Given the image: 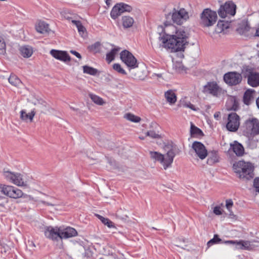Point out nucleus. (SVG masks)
Masks as SVG:
<instances>
[{
	"label": "nucleus",
	"instance_id": "f257e3e1",
	"mask_svg": "<svg viewBox=\"0 0 259 259\" xmlns=\"http://www.w3.org/2000/svg\"><path fill=\"white\" fill-rule=\"evenodd\" d=\"M163 31V34L162 36L160 34L159 39L164 48L174 52L184 51L185 46L188 44L185 31L182 29L177 30L173 25L166 26Z\"/></svg>",
	"mask_w": 259,
	"mask_h": 259
},
{
	"label": "nucleus",
	"instance_id": "f03ea898",
	"mask_svg": "<svg viewBox=\"0 0 259 259\" xmlns=\"http://www.w3.org/2000/svg\"><path fill=\"white\" fill-rule=\"evenodd\" d=\"M233 168L237 177L242 181L249 180L254 176L253 166L250 162L239 161L234 163Z\"/></svg>",
	"mask_w": 259,
	"mask_h": 259
},
{
	"label": "nucleus",
	"instance_id": "7ed1b4c3",
	"mask_svg": "<svg viewBox=\"0 0 259 259\" xmlns=\"http://www.w3.org/2000/svg\"><path fill=\"white\" fill-rule=\"evenodd\" d=\"M151 159L154 162H158L163 166L164 169L171 167L174 158L176 155L173 148L169 149L165 154H162L158 152H149Z\"/></svg>",
	"mask_w": 259,
	"mask_h": 259
},
{
	"label": "nucleus",
	"instance_id": "20e7f679",
	"mask_svg": "<svg viewBox=\"0 0 259 259\" xmlns=\"http://www.w3.org/2000/svg\"><path fill=\"white\" fill-rule=\"evenodd\" d=\"M244 135L249 139H253L259 135V120L250 118L246 120L243 125Z\"/></svg>",
	"mask_w": 259,
	"mask_h": 259
},
{
	"label": "nucleus",
	"instance_id": "39448f33",
	"mask_svg": "<svg viewBox=\"0 0 259 259\" xmlns=\"http://www.w3.org/2000/svg\"><path fill=\"white\" fill-rule=\"evenodd\" d=\"M172 22L181 25L186 22L189 19V13L187 10L184 8L178 7L172 9L169 13Z\"/></svg>",
	"mask_w": 259,
	"mask_h": 259
},
{
	"label": "nucleus",
	"instance_id": "423d86ee",
	"mask_svg": "<svg viewBox=\"0 0 259 259\" xmlns=\"http://www.w3.org/2000/svg\"><path fill=\"white\" fill-rule=\"evenodd\" d=\"M218 16L216 12L205 9L200 15V24L202 27H210L217 22Z\"/></svg>",
	"mask_w": 259,
	"mask_h": 259
},
{
	"label": "nucleus",
	"instance_id": "0eeeda50",
	"mask_svg": "<svg viewBox=\"0 0 259 259\" xmlns=\"http://www.w3.org/2000/svg\"><path fill=\"white\" fill-rule=\"evenodd\" d=\"M0 190L2 194L12 198H21L23 195L21 190L10 185L0 184Z\"/></svg>",
	"mask_w": 259,
	"mask_h": 259
},
{
	"label": "nucleus",
	"instance_id": "6e6552de",
	"mask_svg": "<svg viewBox=\"0 0 259 259\" xmlns=\"http://www.w3.org/2000/svg\"><path fill=\"white\" fill-rule=\"evenodd\" d=\"M202 92L206 95L219 97L223 93V90L217 82L213 81L208 82L204 85Z\"/></svg>",
	"mask_w": 259,
	"mask_h": 259
},
{
	"label": "nucleus",
	"instance_id": "1a4fd4ad",
	"mask_svg": "<svg viewBox=\"0 0 259 259\" xmlns=\"http://www.w3.org/2000/svg\"><path fill=\"white\" fill-rule=\"evenodd\" d=\"M120 56L121 60L129 68L130 71L138 67L137 59L129 51L124 50L120 53Z\"/></svg>",
	"mask_w": 259,
	"mask_h": 259
},
{
	"label": "nucleus",
	"instance_id": "9d476101",
	"mask_svg": "<svg viewBox=\"0 0 259 259\" xmlns=\"http://www.w3.org/2000/svg\"><path fill=\"white\" fill-rule=\"evenodd\" d=\"M236 6L232 2H226L221 5L218 10V14L221 18H225L228 15L234 16L236 14Z\"/></svg>",
	"mask_w": 259,
	"mask_h": 259
},
{
	"label": "nucleus",
	"instance_id": "9b49d317",
	"mask_svg": "<svg viewBox=\"0 0 259 259\" xmlns=\"http://www.w3.org/2000/svg\"><path fill=\"white\" fill-rule=\"evenodd\" d=\"M4 176L7 181L18 186L26 185L24 181L23 176L20 173L5 171L4 172Z\"/></svg>",
	"mask_w": 259,
	"mask_h": 259
},
{
	"label": "nucleus",
	"instance_id": "f8f14e48",
	"mask_svg": "<svg viewBox=\"0 0 259 259\" xmlns=\"http://www.w3.org/2000/svg\"><path fill=\"white\" fill-rule=\"evenodd\" d=\"M132 10L131 6L120 3L115 5L112 8L110 16L113 19H116L118 16L124 12H130Z\"/></svg>",
	"mask_w": 259,
	"mask_h": 259
},
{
	"label": "nucleus",
	"instance_id": "ddd939ff",
	"mask_svg": "<svg viewBox=\"0 0 259 259\" xmlns=\"http://www.w3.org/2000/svg\"><path fill=\"white\" fill-rule=\"evenodd\" d=\"M239 116L236 113H231L228 115V122L226 125L227 130L230 132H236L240 125Z\"/></svg>",
	"mask_w": 259,
	"mask_h": 259
},
{
	"label": "nucleus",
	"instance_id": "4468645a",
	"mask_svg": "<svg viewBox=\"0 0 259 259\" xmlns=\"http://www.w3.org/2000/svg\"><path fill=\"white\" fill-rule=\"evenodd\" d=\"M192 148L194 151L196 156L201 160L205 159L208 155L206 147L200 142H194L192 145Z\"/></svg>",
	"mask_w": 259,
	"mask_h": 259
},
{
	"label": "nucleus",
	"instance_id": "2eb2a0df",
	"mask_svg": "<svg viewBox=\"0 0 259 259\" xmlns=\"http://www.w3.org/2000/svg\"><path fill=\"white\" fill-rule=\"evenodd\" d=\"M44 233L47 238L52 240L57 241L58 238L60 239L61 227H47L45 229Z\"/></svg>",
	"mask_w": 259,
	"mask_h": 259
},
{
	"label": "nucleus",
	"instance_id": "dca6fc26",
	"mask_svg": "<svg viewBox=\"0 0 259 259\" xmlns=\"http://www.w3.org/2000/svg\"><path fill=\"white\" fill-rule=\"evenodd\" d=\"M224 79L229 85H236L241 82L242 76L240 74L236 72H230L224 75Z\"/></svg>",
	"mask_w": 259,
	"mask_h": 259
},
{
	"label": "nucleus",
	"instance_id": "f3484780",
	"mask_svg": "<svg viewBox=\"0 0 259 259\" xmlns=\"http://www.w3.org/2000/svg\"><path fill=\"white\" fill-rule=\"evenodd\" d=\"M50 54L55 59L64 62H69L71 60L70 57L66 51L53 49L50 51Z\"/></svg>",
	"mask_w": 259,
	"mask_h": 259
},
{
	"label": "nucleus",
	"instance_id": "a211bd4d",
	"mask_svg": "<svg viewBox=\"0 0 259 259\" xmlns=\"http://www.w3.org/2000/svg\"><path fill=\"white\" fill-rule=\"evenodd\" d=\"M77 235V232L76 230L72 227H61L60 239H67L76 236Z\"/></svg>",
	"mask_w": 259,
	"mask_h": 259
},
{
	"label": "nucleus",
	"instance_id": "6ab92c4d",
	"mask_svg": "<svg viewBox=\"0 0 259 259\" xmlns=\"http://www.w3.org/2000/svg\"><path fill=\"white\" fill-rule=\"evenodd\" d=\"M19 51L21 55L25 58H30L33 53V48L28 45H24L20 47Z\"/></svg>",
	"mask_w": 259,
	"mask_h": 259
},
{
	"label": "nucleus",
	"instance_id": "aec40b11",
	"mask_svg": "<svg viewBox=\"0 0 259 259\" xmlns=\"http://www.w3.org/2000/svg\"><path fill=\"white\" fill-rule=\"evenodd\" d=\"M248 84L253 87H256L259 85V73L256 72H250L247 77Z\"/></svg>",
	"mask_w": 259,
	"mask_h": 259
},
{
	"label": "nucleus",
	"instance_id": "412c9836",
	"mask_svg": "<svg viewBox=\"0 0 259 259\" xmlns=\"http://www.w3.org/2000/svg\"><path fill=\"white\" fill-rule=\"evenodd\" d=\"M35 114V112L34 110L29 113H27L25 110H22L20 111V118L25 122H32Z\"/></svg>",
	"mask_w": 259,
	"mask_h": 259
},
{
	"label": "nucleus",
	"instance_id": "4be33fe9",
	"mask_svg": "<svg viewBox=\"0 0 259 259\" xmlns=\"http://www.w3.org/2000/svg\"><path fill=\"white\" fill-rule=\"evenodd\" d=\"M230 146L233 152L238 156H242L244 152V149L242 145L237 141H234Z\"/></svg>",
	"mask_w": 259,
	"mask_h": 259
},
{
	"label": "nucleus",
	"instance_id": "5701e85b",
	"mask_svg": "<svg viewBox=\"0 0 259 259\" xmlns=\"http://www.w3.org/2000/svg\"><path fill=\"white\" fill-rule=\"evenodd\" d=\"M255 91L252 89L247 90L244 93L243 97L244 103L246 105H249L253 102L254 98Z\"/></svg>",
	"mask_w": 259,
	"mask_h": 259
},
{
	"label": "nucleus",
	"instance_id": "b1692460",
	"mask_svg": "<svg viewBox=\"0 0 259 259\" xmlns=\"http://www.w3.org/2000/svg\"><path fill=\"white\" fill-rule=\"evenodd\" d=\"M164 97L169 105H174L177 101V96L172 90H168L164 93Z\"/></svg>",
	"mask_w": 259,
	"mask_h": 259
},
{
	"label": "nucleus",
	"instance_id": "393cba45",
	"mask_svg": "<svg viewBox=\"0 0 259 259\" xmlns=\"http://www.w3.org/2000/svg\"><path fill=\"white\" fill-rule=\"evenodd\" d=\"M35 29L40 33H45L49 31V25L44 21H39L35 25Z\"/></svg>",
	"mask_w": 259,
	"mask_h": 259
},
{
	"label": "nucleus",
	"instance_id": "a878e982",
	"mask_svg": "<svg viewBox=\"0 0 259 259\" xmlns=\"http://www.w3.org/2000/svg\"><path fill=\"white\" fill-rule=\"evenodd\" d=\"M121 21L122 26L124 28L132 27L135 22L133 18L128 16H123Z\"/></svg>",
	"mask_w": 259,
	"mask_h": 259
},
{
	"label": "nucleus",
	"instance_id": "bb28decb",
	"mask_svg": "<svg viewBox=\"0 0 259 259\" xmlns=\"http://www.w3.org/2000/svg\"><path fill=\"white\" fill-rule=\"evenodd\" d=\"M92 101L96 104L99 106H103L106 104V102L100 97L90 93L89 95Z\"/></svg>",
	"mask_w": 259,
	"mask_h": 259
},
{
	"label": "nucleus",
	"instance_id": "cd10ccee",
	"mask_svg": "<svg viewBox=\"0 0 259 259\" xmlns=\"http://www.w3.org/2000/svg\"><path fill=\"white\" fill-rule=\"evenodd\" d=\"M9 82L12 85L18 88L20 87L22 84V82L20 80V79L15 75H10V77L9 78Z\"/></svg>",
	"mask_w": 259,
	"mask_h": 259
},
{
	"label": "nucleus",
	"instance_id": "c85d7f7f",
	"mask_svg": "<svg viewBox=\"0 0 259 259\" xmlns=\"http://www.w3.org/2000/svg\"><path fill=\"white\" fill-rule=\"evenodd\" d=\"M259 241L253 240L250 241H243V244L242 245L244 247V249L245 250H252L255 247L257 246L255 244L256 243H258Z\"/></svg>",
	"mask_w": 259,
	"mask_h": 259
},
{
	"label": "nucleus",
	"instance_id": "c756f323",
	"mask_svg": "<svg viewBox=\"0 0 259 259\" xmlns=\"http://www.w3.org/2000/svg\"><path fill=\"white\" fill-rule=\"evenodd\" d=\"M72 23L74 24L77 28L79 34L82 36L84 37L86 35L85 28L82 25L81 22L79 21L72 20Z\"/></svg>",
	"mask_w": 259,
	"mask_h": 259
},
{
	"label": "nucleus",
	"instance_id": "7c9ffc66",
	"mask_svg": "<svg viewBox=\"0 0 259 259\" xmlns=\"http://www.w3.org/2000/svg\"><path fill=\"white\" fill-rule=\"evenodd\" d=\"M227 28L228 25L226 23L223 21H219L215 28L214 31L217 33H220Z\"/></svg>",
	"mask_w": 259,
	"mask_h": 259
},
{
	"label": "nucleus",
	"instance_id": "2f4dec72",
	"mask_svg": "<svg viewBox=\"0 0 259 259\" xmlns=\"http://www.w3.org/2000/svg\"><path fill=\"white\" fill-rule=\"evenodd\" d=\"M119 50V48H114L110 52L107 54L106 60L109 63L114 59L115 56Z\"/></svg>",
	"mask_w": 259,
	"mask_h": 259
},
{
	"label": "nucleus",
	"instance_id": "473e14b6",
	"mask_svg": "<svg viewBox=\"0 0 259 259\" xmlns=\"http://www.w3.org/2000/svg\"><path fill=\"white\" fill-rule=\"evenodd\" d=\"M124 118L133 122L138 123L141 120V118L131 113H127L124 114Z\"/></svg>",
	"mask_w": 259,
	"mask_h": 259
},
{
	"label": "nucleus",
	"instance_id": "72a5a7b5",
	"mask_svg": "<svg viewBox=\"0 0 259 259\" xmlns=\"http://www.w3.org/2000/svg\"><path fill=\"white\" fill-rule=\"evenodd\" d=\"M97 218L102 222L103 224L106 225L108 228H115L114 223L108 218H105L99 214H96Z\"/></svg>",
	"mask_w": 259,
	"mask_h": 259
},
{
	"label": "nucleus",
	"instance_id": "f704fd0d",
	"mask_svg": "<svg viewBox=\"0 0 259 259\" xmlns=\"http://www.w3.org/2000/svg\"><path fill=\"white\" fill-rule=\"evenodd\" d=\"M116 216L120 219L126 220L128 218L127 210L121 208L117 211Z\"/></svg>",
	"mask_w": 259,
	"mask_h": 259
},
{
	"label": "nucleus",
	"instance_id": "c9c22d12",
	"mask_svg": "<svg viewBox=\"0 0 259 259\" xmlns=\"http://www.w3.org/2000/svg\"><path fill=\"white\" fill-rule=\"evenodd\" d=\"M83 73L92 75H95L98 72V70L92 67L85 65L83 66Z\"/></svg>",
	"mask_w": 259,
	"mask_h": 259
},
{
	"label": "nucleus",
	"instance_id": "e433bc0d",
	"mask_svg": "<svg viewBox=\"0 0 259 259\" xmlns=\"http://www.w3.org/2000/svg\"><path fill=\"white\" fill-rule=\"evenodd\" d=\"M6 52V45L3 35L0 32V54L4 55Z\"/></svg>",
	"mask_w": 259,
	"mask_h": 259
},
{
	"label": "nucleus",
	"instance_id": "4c0bfd02",
	"mask_svg": "<svg viewBox=\"0 0 259 259\" xmlns=\"http://www.w3.org/2000/svg\"><path fill=\"white\" fill-rule=\"evenodd\" d=\"M101 44L99 42H96L94 44L89 47V49L90 51L97 53L100 52Z\"/></svg>",
	"mask_w": 259,
	"mask_h": 259
},
{
	"label": "nucleus",
	"instance_id": "58836bf2",
	"mask_svg": "<svg viewBox=\"0 0 259 259\" xmlns=\"http://www.w3.org/2000/svg\"><path fill=\"white\" fill-rule=\"evenodd\" d=\"M190 132L192 135L197 136H201L203 135L202 132L197 127L195 126L191 123Z\"/></svg>",
	"mask_w": 259,
	"mask_h": 259
},
{
	"label": "nucleus",
	"instance_id": "ea45409f",
	"mask_svg": "<svg viewBox=\"0 0 259 259\" xmlns=\"http://www.w3.org/2000/svg\"><path fill=\"white\" fill-rule=\"evenodd\" d=\"M174 67L176 70L179 73H183L186 71V68L181 63H176Z\"/></svg>",
	"mask_w": 259,
	"mask_h": 259
},
{
	"label": "nucleus",
	"instance_id": "a19ab883",
	"mask_svg": "<svg viewBox=\"0 0 259 259\" xmlns=\"http://www.w3.org/2000/svg\"><path fill=\"white\" fill-rule=\"evenodd\" d=\"M113 68L118 73L125 75L126 71L121 67V65L118 63H115L113 65Z\"/></svg>",
	"mask_w": 259,
	"mask_h": 259
},
{
	"label": "nucleus",
	"instance_id": "79ce46f5",
	"mask_svg": "<svg viewBox=\"0 0 259 259\" xmlns=\"http://www.w3.org/2000/svg\"><path fill=\"white\" fill-rule=\"evenodd\" d=\"M226 243L235 244L236 248L237 249H244V247L242 245L243 244V240H240L239 241H227L226 242Z\"/></svg>",
	"mask_w": 259,
	"mask_h": 259
},
{
	"label": "nucleus",
	"instance_id": "37998d69",
	"mask_svg": "<svg viewBox=\"0 0 259 259\" xmlns=\"http://www.w3.org/2000/svg\"><path fill=\"white\" fill-rule=\"evenodd\" d=\"M54 110V109L52 108L48 105L45 104L42 106L41 112L44 114H48L52 113Z\"/></svg>",
	"mask_w": 259,
	"mask_h": 259
},
{
	"label": "nucleus",
	"instance_id": "c03bdc74",
	"mask_svg": "<svg viewBox=\"0 0 259 259\" xmlns=\"http://www.w3.org/2000/svg\"><path fill=\"white\" fill-rule=\"evenodd\" d=\"M146 136L150 137L153 139H159L160 136L159 134L156 133L154 131H149L146 133Z\"/></svg>",
	"mask_w": 259,
	"mask_h": 259
},
{
	"label": "nucleus",
	"instance_id": "a18cd8bd",
	"mask_svg": "<svg viewBox=\"0 0 259 259\" xmlns=\"http://www.w3.org/2000/svg\"><path fill=\"white\" fill-rule=\"evenodd\" d=\"M180 106L186 108H189L194 111L197 110V109L195 107V106L192 104L190 102L183 101L181 103Z\"/></svg>",
	"mask_w": 259,
	"mask_h": 259
},
{
	"label": "nucleus",
	"instance_id": "49530a36",
	"mask_svg": "<svg viewBox=\"0 0 259 259\" xmlns=\"http://www.w3.org/2000/svg\"><path fill=\"white\" fill-rule=\"evenodd\" d=\"M132 74L133 75V77L135 79H140V80H143L144 79V76L140 74V71L139 69H138L137 70V72L136 73L132 72Z\"/></svg>",
	"mask_w": 259,
	"mask_h": 259
},
{
	"label": "nucleus",
	"instance_id": "de8ad7c7",
	"mask_svg": "<svg viewBox=\"0 0 259 259\" xmlns=\"http://www.w3.org/2000/svg\"><path fill=\"white\" fill-rule=\"evenodd\" d=\"M221 239L218 237V236L215 235H214L213 238H212L208 242L207 245L208 246H210L213 243L219 242L220 241H221Z\"/></svg>",
	"mask_w": 259,
	"mask_h": 259
},
{
	"label": "nucleus",
	"instance_id": "09e8293b",
	"mask_svg": "<svg viewBox=\"0 0 259 259\" xmlns=\"http://www.w3.org/2000/svg\"><path fill=\"white\" fill-rule=\"evenodd\" d=\"M153 78H156V79L159 81H161L164 80V77L162 73H154L152 75Z\"/></svg>",
	"mask_w": 259,
	"mask_h": 259
},
{
	"label": "nucleus",
	"instance_id": "8fccbe9b",
	"mask_svg": "<svg viewBox=\"0 0 259 259\" xmlns=\"http://www.w3.org/2000/svg\"><path fill=\"white\" fill-rule=\"evenodd\" d=\"M253 186L255 191L259 192V178L254 179Z\"/></svg>",
	"mask_w": 259,
	"mask_h": 259
},
{
	"label": "nucleus",
	"instance_id": "3c124183",
	"mask_svg": "<svg viewBox=\"0 0 259 259\" xmlns=\"http://www.w3.org/2000/svg\"><path fill=\"white\" fill-rule=\"evenodd\" d=\"M213 212L216 215H221L222 212L220 206H217L213 208Z\"/></svg>",
	"mask_w": 259,
	"mask_h": 259
},
{
	"label": "nucleus",
	"instance_id": "603ef678",
	"mask_svg": "<svg viewBox=\"0 0 259 259\" xmlns=\"http://www.w3.org/2000/svg\"><path fill=\"white\" fill-rule=\"evenodd\" d=\"M233 201L231 199L227 200L226 201V206L227 208L230 210V208L233 206Z\"/></svg>",
	"mask_w": 259,
	"mask_h": 259
},
{
	"label": "nucleus",
	"instance_id": "864d4df0",
	"mask_svg": "<svg viewBox=\"0 0 259 259\" xmlns=\"http://www.w3.org/2000/svg\"><path fill=\"white\" fill-rule=\"evenodd\" d=\"M252 30L255 31L254 36H259V24L256 27L253 28Z\"/></svg>",
	"mask_w": 259,
	"mask_h": 259
},
{
	"label": "nucleus",
	"instance_id": "5fc2aeb1",
	"mask_svg": "<svg viewBox=\"0 0 259 259\" xmlns=\"http://www.w3.org/2000/svg\"><path fill=\"white\" fill-rule=\"evenodd\" d=\"M85 256H87L88 257H90V256H92V253L91 250H90V248H89L87 249H85Z\"/></svg>",
	"mask_w": 259,
	"mask_h": 259
},
{
	"label": "nucleus",
	"instance_id": "6e6d98bb",
	"mask_svg": "<svg viewBox=\"0 0 259 259\" xmlns=\"http://www.w3.org/2000/svg\"><path fill=\"white\" fill-rule=\"evenodd\" d=\"M70 53L71 54H73L74 55H75L78 58H79L80 59L81 58V55L78 52H76L75 51L71 50L70 51Z\"/></svg>",
	"mask_w": 259,
	"mask_h": 259
},
{
	"label": "nucleus",
	"instance_id": "4d7b16f0",
	"mask_svg": "<svg viewBox=\"0 0 259 259\" xmlns=\"http://www.w3.org/2000/svg\"><path fill=\"white\" fill-rule=\"evenodd\" d=\"M175 246L181 249H185L186 247V245H182L180 244H175Z\"/></svg>",
	"mask_w": 259,
	"mask_h": 259
},
{
	"label": "nucleus",
	"instance_id": "13d9d810",
	"mask_svg": "<svg viewBox=\"0 0 259 259\" xmlns=\"http://www.w3.org/2000/svg\"><path fill=\"white\" fill-rule=\"evenodd\" d=\"M220 113L219 112H215L214 114V117L217 119H219V118H220Z\"/></svg>",
	"mask_w": 259,
	"mask_h": 259
},
{
	"label": "nucleus",
	"instance_id": "bf43d9fd",
	"mask_svg": "<svg viewBox=\"0 0 259 259\" xmlns=\"http://www.w3.org/2000/svg\"><path fill=\"white\" fill-rule=\"evenodd\" d=\"M256 105H257V107L259 109V97L256 99Z\"/></svg>",
	"mask_w": 259,
	"mask_h": 259
},
{
	"label": "nucleus",
	"instance_id": "052dcab7",
	"mask_svg": "<svg viewBox=\"0 0 259 259\" xmlns=\"http://www.w3.org/2000/svg\"><path fill=\"white\" fill-rule=\"evenodd\" d=\"M44 204L47 205H52L53 206V205L52 204H50V203L49 202H42Z\"/></svg>",
	"mask_w": 259,
	"mask_h": 259
},
{
	"label": "nucleus",
	"instance_id": "680f3d73",
	"mask_svg": "<svg viewBox=\"0 0 259 259\" xmlns=\"http://www.w3.org/2000/svg\"><path fill=\"white\" fill-rule=\"evenodd\" d=\"M71 108L73 110H74V111H76V110H77V109H76V108H74V107H71Z\"/></svg>",
	"mask_w": 259,
	"mask_h": 259
},
{
	"label": "nucleus",
	"instance_id": "e2e57ef3",
	"mask_svg": "<svg viewBox=\"0 0 259 259\" xmlns=\"http://www.w3.org/2000/svg\"><path fill=\"white\" fill-rule=\"evenodd\" d=\"M139 138L141 140H144L145 139V138L143 137H140Z\"/></svg>",
	"mask_w": 259,
	"mask_h": 259
}]
</instances>
